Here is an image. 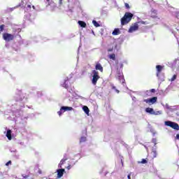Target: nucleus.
I'll use <instances>...</instances> for the list:
<instances>
[{
	"label": "nucleus",
	"mask_w": 179,
	"mask_h": 179,
	"mask_svg": "<svg viewBox=\"0 0 179 179\" xmlns=\"http://www.w3.org/2000/svg\"><path fill=\"white\" fill-rule=\"evenodd\" d=\"M141 21H142V20L141 18L137 17V22L136 23H137V24H141Z\"/></svg>",
	"instance_id": "ea45409f"
},
{
	"label": "nucleus",
	"mask_w": 179,
	"mask_h": 179,
	"mask_svg": "<svg viewBox=\"0 0 179 179\" xmlns=\"http://www.w3.org/2000/svg\"><path fill=\"white\" fill-rule=\"evenodd\" d=\"M3 38L6 41H10L13 40V38H15V36H13V34H4L3 35Z\"/></svg>",
	"instance_id": "9b49d317"
},
{
	"label": "nucleus",
	"mask_w": 179,
	"mask_h": 179,
	"mask_svg": "<svg viewBox=\"0 0 179 179\" xmlns=\"http://www.w3.org/2000/svg\"><path fill=\"white\" fill-rule=\"evenodd\" d=\"M32 8H33V9H34V8H35L34 6H33Z\"/></svg>",
	"instance_id": "680f3d73"
},
{
	"label": "nucleus",
	"mask_w": 179,
	"mask_h": 179,
	"mask_svg": "<svg viewBox=\"0 0 179 179\" xmlns=\"http://www.w3.org/2000/svg\"><path fill=\"white\" fill-rule=\"evenodd\" d=\"M30 20H31V22L32 19H31V18H30Z\"/></svg>",
	"instance_id": "69168bd1"
},
{
	"label": "nucleus",
	"mask_w": 179,
	"mask_h": 179,
	"mask_svg": "<svg viewBox=\"0 0 179 179\" xmlns=\"http://www.w3.org/2000/svg\"><path fill=\"white\" fill-rule=\"evenodd\" d=\"M92 85H96L97 83V81L99 80V79H100V76H99V71L94 70L92 71Z\"/></svg>",
	"instance_id": "0eeeda50"
},
{
	"label": "nucleus",
	"mask_w": 179,
	"mask_h": 179,
	"mask_svg": "<svg viewBox=\"0 0 179 179\" xmlns=\"http://www.w3.org/2000/svg\"><path fill=\"white\" fill-rule=\"evenodd\" d=\"M143 102L146 103L149 106H152V104H155V103L157 102V96H153L150 99H143Z\"/></svg>",
	"instance_id": "6e6552de"
},
{
	"label": "nucleus",
	"mask_w": 179,
	"mask_h": 179,
	"mask_svg": "<svg viewBox=\"0 0 179 179\" xmlns=\"http://www.w3.org/2000/svg\"><path fill=\"white\" fill-rule=\"evenodd\" d=\"M134 17V14L131 13H126L123 17L121 19V25L124 26L125 24H128L129 22L132 20V17Z\"/></svg>",
	"instance_id": "20e7f679"
},
{
	"label": "nucleus",
	"mask_w": 179,
	"mask_h": 179,
	"mask_svg": "<svg viewBox=\"0 0 179 179\" xmlns=\"http://www.w3.org/2000/svg\"><path fill=\"white\" fill-rule=\"evenodd\" d=\"M162 110H157V111L154 110L153 115H162Z\"/></svg>",
	"instance_id": "a878e982"
},
{
	"label": "nucleus",
	"mask_w": 179,
	"mask_h": 179,
	"mask_svg": "<svg viewBox=\"0 0 179 179\" xmlns=\"http://www.w3.org/2000/svg\"><path fill=\"white\" fill-rule=\"evenodd\" d=\"M124 6L127 9H129V4H128V3H126Z\"/></svg>",
	"instance_id": "79ce46f5"
},
{
	"label": "nucleus",
	"mask_w": 179,
	"mask_h": 179,
	"mask_svg": "<svg viewBox=\"0 0 179 179\" xmlns=\"http://www.w3.org/2000/svg\"><path fill=\"white\" fill-rule=\"evenodd\" d=\"M138 29H139V24H138V23H134L130 27L128 31L129 33H134V31H137Z\"/></svg>",
	"instance_id": "9d476101"
},
{
	"label": "nucleus",
	"mask_w": 179,
	"mask_h": 179,
	"mask_svg": "<svg viewBox=\"0 0 179 179\" xmlns=\"http://www.w3.org/2000/svg\"><path fill=\"white\" fill-rule=\"evenodd\" d=\"M15 101H17L18 107L24 108V104L27 103V94L18 91L14 96Z\"/></svg>",
	"instance_id": "f03ea898"
},
{
	"label": "nucleus",
	"mask_w": 179,
	"mask_h": 179,
	"mask_svg": "<svg viewBox=\"0 0 179 179\" xmlns=\"http://www.w3.org/2000/svg\"><path fill=\"white\" fill-rule=\"evenodd\" d=\"M9 164H12V161H8V162L6 164V166H9Z\"/></svg>",
	"instance_id": "c03bdc74"
},
{
	"label": "nucleus",
	"mask_w": 179,
	"mask_h": 179,
	"mask_svg": "<svg viewBox=\"0 0 179 179\" xmlns=\"http://www.w3.org/2000/svg\"><path fill=\"white\" fill-rule=\"evenodd\" d=\"M64 113L65 112L62 110V108H60V110L57 112V114L59 117H61Z\"/></svg>",
	"instance_id": "c85d7f7f"
},
{
	"label": "nucleus",
	"mask_w": 179,
	"mask_h": 179,
	"mask_svg": "<svg viewBox=\"0 0 179 179\" xmlns=\"http://www.w3.org/2000/svg\"><path fill=\"white\" fill-rule=\"evenodd\" d=\"M141 24H149V23L146 21L141 20L140 22Z\"/></svg>",
	"instance_id": "58836bf2"
},
{
	"label": "nucleus",
	"mask_w": 179,
	"mask_h": 179,
	"mask_svg": "<svg viewBox=\"0 0 179 179\" xmlns=\"http://www.w3.org/2000/svg\"><path fill=\"white\" fill-rule=\"evenodd\" d=\"M115 64V68L117 69L115 78L116 79H118L123 84V85H124V83H125V79L124 78V75H122L121 69L118 70L119 66L120 69H122L124 67V64H122V62H120L118 64V61H116Z\"/></svg>",
	"instance_id": "7ed1b4c3"
},
{
	"label": "nucleus",
	"mask_w": 179,
	"mask_h": 179,
	"mask_svg": "<svg viewBox=\"0 0 179 179\" xmlns=\"http://www.w3.org/2000/svg\"><path fill=\"white\" fill-rule=\"evenodd\" d=\"M66 160H68V155H66V154H64L63 159L60 161L58 165L59 169H62V166L63 164H65V162H66Z\"/></svg>",
	"instance_id": "4468645a"
},
{
	"label": "nucleus",
	"mask_w": 179,
	"mask_h": 179,
	"mask_svg": "<svg viewBox=\"0 0 179 179\" xmlns=\"http://www.w3.org/2000/svg\"><path fill=\"white\" fill-rule=\"evenodd\" d=\"M110 87L113 90H115L116 93H120V90H117V87L114 85V84H110Z\"/></svg>",
	"instance_id": "393cba45"
},
{
	"label": "nucleus",
	"mask_w": 179,
	"mask_h": 179,
	"mask_svg": "<svg viewBox=\"0 0 179 179\" xmlns=\"http://www.w3.org/2000/svg\"><path fill=\"white\" fill-rule=\"evenodd\" d=\"M78 23L79 26H80V27L85 28V27H86V26H87L86 22H85L84 21H80V20H79V21L78 22Z\"/></svg>",
	"instance_id": "5701e85b"
},
{
	"label": "nucleus",
	"mask_w": 179,
	"mask_h": 179,
	"mask_svg": "<svg viewBox=\"0 0 179 179\" xmlns=\"http://www.w3.org/2000/svg\"><path fill=\"white\" fill-rule=\"evenodd\" d=\"M3 29H5V25L4 24L0 25V31H3Z\"/></svg>",
	"instance_id": "4c0bfd02"
},
{
	"label": "nucleus",
	"mask_w": 179,
	"mask_h": 179,
	"mask_svg": "<svg viewBox=\"0 0 179 179\" xmlns=\"http://www.w3.org/2000/svg\"><path fill=\"white\" fill-rule=\"evenodd\" d=\"M95 69H96V71H100V72H103V66L100 63L96 64Z\"/></svg>",
	"instance_id": "6ab92c4d"
},
{
	"label": "nucleus",
	"mask_w": 179,
	"mask_h": 179,
	"mask_svg": "<svg viewBox=\"0 0 179 179\" xmlns=\"http://www.w3.org/2000/svg\"><path fill=\"white\" fill-rule=\"evenodd\" d=\"M86 141H87L86 137L83 136V137H81L80 139V143H83V142H86Z\"/></svg>",
	"instance_id": "473e14b6"
},
{
	"label": "nucleus",
	"mask_w": 179,
	"mask_h": 179,
	"mask_svg": "<svg viewBox=\"0 0 179 179\" xmlns=\"http://www.w3.org/2000/svg\"><path fill=\"white\" fill-rule=\"evenodd\" d=\"M151 12H152V13L156 14V12H157V11L156 10L152 9Z\"/></svg>",
	"instance_id": "49530a36"
},
{
	"label": "nucleus",
	"mask_w": 179,
	"mask_h": 179,
	"mask_svg": "<svg viewBox=\"0 0 179 179\" xmlns=\"http://www.w3.org/2000/svg\"><path fill=\"white\" fill-rule=\"evenodd\" d=\"M29 2H27V3L23 4V3H21L22 6H24L25 8V12H30L31 9V5L28 4Z\"/></svg>",
	"instance_id": "2eb2a0df"
},
{
	"label": "nucleus",
	"mask_w": 179,
	"mask_h": 179,
	"mask_svg": "<svg viewBox=\"0 0 179 179\" xmlns=\"http://www.w3.org/2000/svg\"><path fill=\"white\" fill-rule=\"evenodd\" d=\"M92 24H94V26L95 27H100V25H99V22H97V21H96V20H93Z\"/></svg>",
	"instance_id": "bb28decb"
},
{
	"label": "nucleus",
	"mask_w": 179,
	"mask_h": 179,
	"mask_svg": "<svg viewBox=\"0 0 179 179\" xmlns=\"http://www.w3.org/2000/svg\"><path fill=\"white\" fill-rule=\"evenodd\" d=\"M150 92H151V93H156V90H155V89H151V90H150Z\"/></svg>",
	"instance_id": "a18cd8bd"
},
{
	"label": "nucleus",
	"mask_w": 179,
	"mask_h": 179,
	"mask_svg": "<svg viewBox=\"0 0 179 179\" xmlns=\"http://www.w3.org/2000/svg\"><path fill=\"white\" fill-rule=\"evenodd\" d=\"M164 124L166 127H170L171 128H173V129H176V131H179L178 124H177L174 122L165 121Z\"/></svg>",
	"instance_id": "423d86ee"
},
{
	"label": "nucleus",
	"mask_w": 179,
	"mask_h": 179,
	"mask_svg": "<svg viewBox=\"0 0 179 179\" xmlns=\"http://www.w3.org/2000/svg\"><path fill=\"white\" fill-rule=\"evenodd\" d=\"M155 134H156V133L153 132V136H155Z\"/></svg>",
	"instance_id": "0e129e2a"
},
{
	"label": "nucleus",
	"mask_w": 179,
	"mask_h": 179,
	"mask_svg": "<svg viewBox=\"0 0 179 179\" xmlns=\"http://www.w3.org/2000/svg\"><path fill=\"white\" fill-rule=\"evenodd\" d=\"M19 143H20V145H21L22 146H24V142H20Z\"/></svg>",
	"instance_id": "de8ad7c7"
},
{
	"label": "nucleus",
	"mask_w": 179,
	"mask_h": 179,
	"mask_svg": "<svg viewBox=\"0 0 179 179\" xmlns=\"http://www.w3.org/2000/svg\"><path fill=\"white\" fill-rule=\"evenodd\" d=\"M176 139H178V141H179V134L176 135Z\"/></svg>",
	"instance_id": "8fccbe9b"
},
{
	"label": "nucleus",
	"mask_w": 179,
	"mask_h": 179,
	"mask_svg": "<svg viewBox=\"0 0 179 179\" xmlns=\"http://www.w3.org/2000/svg\"><path fill=\"white\" fill-rule=\"evenodd\" d=\"M61 86H62V87H64V89H68V87H69V78L66 77L64 80V82L61 83Z\"/></svg>",
	"instance_id": "ddd939ff"
},
{
	"label": "nucleus",
	"mask_w": 179,
	"mask_h": 179,
	"mask_svg": "<svg viewBox=\"0 0 179 179\" xmlns=\"http://www.w3.org/2000/svg\"><path fill=\"white\" fill-rule=\"evenodd\" d=\"M157 149V147H152V152L153 153L154 158L157 157V152L156 151Z\"/></svg>",
	"instance_id": "412c9836"
},
{
	"label": "nucleus",
	"mask_w": 179,
	"mask_h": 179,
	"mask_svg": "<svg viewBox=\"0 0 179 179\" xmlns=\"http://www.w3.org/2000/svg\"><path fill=\"white\" fill-rule=\"evenodd\" d=\"M177 79V75H173V77L171 79V82H174V80Z\"/></svg>",
	"instance_id": "f704fd0d"
},
{
	"label": "nucleus",
	"mask_w": 179,
	"mask_h": 179,
	"mask_svg": "<svg viewBox=\"0 0 179 179\" xmlns=\"http://www.w3.org/2000/svg\"><path fill=\"white\" fill-rule=\"evenodd\" d=\"M145 113L153 115V114H155V110L152 108H145Z\"/></svg>",
	"instance_id": "f3484780"
},
{
	"label": "nucleus",
	"mask_w": 179,
	"mask_h": 179,
	"mask_svg": "<svg viewBox=\"0 0 179 179\" xmlns=\"http://www.w3.org/2000/svg\"><path fill=\"white\" fill-rule=\"evenodd\" d=\"M22 176L23 178H29V175H24V174H23V175H22Z\"/></svg>",
	"instance_id": "37998d69"
},
{
	"label": "nucleus",
	"mask_w": 179,
	"mask_h": 179,
	"mask_svg": "<svg viewBox=\"0 0 179 179\" xmlns=\"http://www.w3.org/2000/svg\"><path fill=\"white\" fill-rule=\"evenodd\" d=\"M164 108H166L167 110H170V111L173 110V108H171V106H169V104L166 103L164 106Z\"/></svg>",
	"instance_id": "cd10ccee"
},
{
	"label": "nucleus",
	"mask_w": 179,
	"mask_h": 179,
	"mask_svg": "<svg viewBox=\"0 0 179 179\" xmlns=\"http://www.w3.org/2000/svg\"><path fill=\"white\" fill-rule=\"evenodd\" d=\"M110 59H113V61H115V54H111L109 55Z\"/></svg>",
	"instance_id": "7c9ffc66"
},
{
	"label": "nucleus",
	"mask_w": 179,
	"mask_h": 179,
	"mask_svg": "<svg viewBox=\"0 0 179 179\" xmlns=\"http://www.w3.org/2000/svg\"><path fill=\"white\" fill-rule=\"evenodd\" d=\"M27 2H29V0H22V3L23 4V5H24V3H27Z\"/></svg>",
	"instance_id": "a19ab883"
},
{
	"label": "nucleus",
	"mask_w": 179,
	"mask_h": 179,
	"mask_svg": "<svg viewBox=\"0 0 179 179\" xmlns=\"http://www.w3.org/2000/svg\"><path fill=\"white\" fill-rule=\"evenodd\" d=\"M61 108L64 111H72L73 110V108L69 107V106H62Z\"/></svg>",
	"instance_id": "aec40b11"
},
{
	"label": "nucleus",
	"mask_w": 179,
	"mask_h": 179,
	"mask_svg": "<svg viewBox=\"0 0 179 179\" xmlns=\"http://www.w3.org/2000/svg\"><path fill=\"white\" fill-rule=\"evenodd\" d=\"M4 114H6V112H4Z\"/></svg>",
	"instance_id": "338daca9"
},
{
	"label": "nucleus",
	"mask_w": 179,
	"mask_h": 179,
	"mask_svg": "<svg viewBox=\"0 0 179 179\" xmlns=\"http://www.w3.org/2000/svg\"><path fill=\"white\" fill-rule=\"evenodd\" d=\"M113 36H118V34H121V31L120 29L115 28L113 31L112 32Z\"/></svg>",
	"instance_id": "a211bd4d"
},
{
	"label": "nucleus",
	"mask_w": 179,
	"mask_h": 179,
	"mask_svg": "<svg viewBox=\"0 0 179 179\" xmlns=\"http://www.w3.org/2000/svg\"><path fill=\"white\" fill-rule=\"evenodd\" d=\"M157 77L161 82H164V74L162 73V71H163V66L157 65Z\"/></svg>",
	"instance_id": "39448f33"
},
{
	"label": "nucleus",
	"mask_w": 179,
	"mask_h": 179,
	"mask_svg": "<svg viewBox=\"0 0 179 179\" xmlns=\"http://www.w3.org/2000/svg\"><path fill=\"white\" fill-rule=\"evenodd\" d=\"M15 9H16V7L9 8L7 9V12H13V10H15Z\"/></svg>",
	"instance_id": "72a5a7b5"
},
{
	"label": "nucleus",
	"mask_w": 179,
	"mask_h": 179,
	"mask_svg": "<svg viewBox=\"0 0 179 179\" xmlns=\"http://www.w3.org/2000/svg\"><path fill=\"white\" fill-rule=\"evenodd\" d=\"M11 152H16V150H13V151L11 150Z\"/></svg>",
	"instance_id": "e2e57ef3"
},
{
	"label": "nucleus",
	"mask_w": 179,
	"mask_h": 179,
	"mask_svg": "<svg viewBox=\"0 0 179 179\" xmlns=\"http://www.w3.org/2000/svg\"><path fill=\"white\" fill-rule=\"evenodd\" d=\"M47 2L48 3L47 6H50V10L51 12H55V10L57 9V4L54 3V1L50 0H46Z\"/></svg>",
	"instance_id": "1a4fd4ad"
},
{
	"label": "nucleus",
	"mask_w": 179,
	"mask_h": 179,
	"mask_svg": "<svg viewBox=\"0 0 179 179\" xmlns=\"http://www.w3.org/2000/svg\"><path fill=\"white\" fill-rule=\"evenodd\" d=\"M83 110L87 114V115H89V113H90V110H89V108L86 106H83Z\"/></svg>",
	"instance_id": "4be33fe9"
},
{
	"label": "nucleus",
	"mask_w": 179,
	"mask_h": 179,
	"mask_svg": "<svg viewBox=\"0 0 179 179\" xmlns=\"http://www.w3.org/2000/svg\"><path fill=\"white\" fill-rule=\"evenodd\" d=\"M170 92V87H168L167 88H166V90H164V93L165 94H167V93H169Z\"/></svg>",
	"instance_id": "c9c22d12"
},
{
	"label": "nucleus",
	"mask_w": 179,
	"mask_h": 179,
	"mask_svg": "<svg viewBox=\"0 0 179 179\" xmlns=\"http://www.w3.org/2000/svg\"><path fill=\"white\" fill-rule=\"evenodd\" d=\"M69 93H72V90H69Z\"/></svg>",
	"instance_id": "4d7b16f0"
},
{
	"label": "nucleus",
	"mask_w": 179,
	"mask_h": 179,
	"mask_svg": "<svg viewBox=\"0 0 179 179\" xmlns=\"http://www.w3.org/2000/svg\"><path fill=\"white\" fill-rule=\"evenodd\" d=\"M6 106L11 107L12 114L15 116L13 118L17 124H19L20 128H26V125H27V116L23 115V110L20 109L13 110V107H15L16 105L12 103V101H8Z\"/></svg>",
	"instance_id": "f257e3e1"
},
{
	"label": "nucleus",
	"mask_w": 179,
	"mask_h": 179,
	"mask_svg": "<svg viewBox=\"0 0 179 179\" xmlns=\"http://www.w3.org/2000/svg\"><path fill=\"white\" fill-rule=\"evenodd\" d=\"M138 163H141L142 164H146V163H148V161H146V159H143L142 161Z\"/></svg>",
	"instance_id": "e433bc0d"
},
{
	"label": "nucleus",
	"mask_w": 179,
	"mask_h": 179,
	"mask_svg": "<svg viewBox=\"0 0 179 179\" xmlns=\"http://www.w3.org/2000/svg\"><path fill=\"white\" fill-rule=\"evenodd\" d=\"M59 3L60 5H62V0H59Z\"/></svg>",
	"instance_id": "3c124183"
},
{
	"label": "nucleus",
	"mask_w": 179,
	"mask_h": 179,
	"mask_svg": "<svg viewBox=\"0 0 179 179\" xmlns=\"http://www.w3.org/2000/svg\"><path fill=\"white\" fill-rule=\"evenodd\" d=\"M75 164H76V162H69L68 164V166L66 167L67 170H71V169H72V167H73V166H75Z\"/></svg>",
	"instance_id": "b1692460"
},
{
	"label": "nucleus",
	"mask_w": 179,
	"mask_h": 179,
	"mask_svg": "<svg viewBox=\"0 0 179 179\" xmlns=\"http://www.w3.org/2000/svg\"><path fill=\"white\" fill-rule=\"evenodd\" d=\"M127 178H128V179H131V173H129V174L127 176Z\"/></svg>",
	"instance_id": "09e8293b"
},
{
	"label": "nucleus",
	"mask_w": 179,
	"mask_h": 179,
	"mask_svg": "<svg viewBox=\"0 0 179 179\" xmlns=\"http://www.w3.org/2000/svg\"><path fill=\"white\" fill-rule=\"evenodd\" d=\"M173 16H176L177 19H179V12L178 11H175L173 13Z\"/></svg>",
	"instance_id": "2f4dec72"
},
{
	"label": "nucleus",
	"mask_w": 179,
	"mask_h": 179,
	"mask_svg": "<svg viewBox=\"0 0 179 179\" xmlns=\"http://www.w3.org/2000/svg\"><path fill=\"white\" fill-rule=\"evenodd\" d=\"M38 174H41V170H39V171H38Z\"/></svg>",
	"instance_id": "5fc2aeb1"
},
{
	"label": "nucleus",
	"mask_w": 179,
	"mask_h": 179,
	"mask_svg": "<svg viewBox=\"0 0 179 179\" xmlns=\"http://www.w3.org/2000/svg\"><path fill=\"white\" fill-rule=\"evenodd\" d=\"M21 30H22V29H17V33L20 32Z\"/></svg>",
	"instance_id": "864d4df0"
},
{
	"label": "nucleus",
	"mask_w": 179,
	"mask_h": 179,
	"mask_svg": "<svg viewBox=\"0 0 179 179\" xmlns=\"http://www.w3.org/2000/svg\"><path fill=\"white\" fill-rule=\"evenodd\" d=\"M132 100H134V101L136 100V97L133 96V97H132Z\"/></svg>",
	"instance_id": "603ef678"
},
{
	"label": "nucleus",
	"mask_w": 179,
	"mask_h": 179,
	"mask_svg": "<svg viewBox=\"0 0 179 179\" xmlns=\"http://www.w3.org/2000/svg\"><path fill=\"white\" fill-rule=\"evenodd\" d=\"M79 50H80V46H79V48H78V51H79Z\"/></svg>",
	"instance_id": "bf43d9fd"
},
{
	"label": "nucleus",
	"mask_w": 179,
	"mask_h": 179,
	"mask_svg": "<svg viewBox=\"0 0 179 179\" xmlns=\"http://www.w3.org/2000/svg\"><path fill=\"white\" fill-rule=\"evenodd\" d=\"M92 34H94V31H92Z\"/></svg>",
	"instance_id": "13d9d810"
},
{
	"label": "nucleus",
	"mask_w": 179,
	"mask_h": 179,
	"mask_svg": "<svg viewBox=\"0 0 179 179\" xmlns=\"http://www.w3.org/2000/svg\"><path fill=\"white\" fill-rule=\"evenodd\" d=\"M1 71H2L3 72H5V69H2Z\"/></svg>",
	"instance_id": "6e6d98bb"
},
{
	"label": "nucleus",
	"mask_w": 179,
	"mask_h": 179,
	"mask_svg": "<svg viewBox=\"0 0 179 179\" xmlns=\"http://www.w3.org/2000/svg\"><path fill=\"white\" fill-rule=\"evenodd\" d=\"M57 178H61L62 176H64V173H65V169H59L57 170Z\"/></svg>",
	"instance_id": "dca6fc26"
},
{
	"label": "nucleus",
	"mask_w": 179,
	"mask_h": 179,
	"mask_svg": "<svg viewBox=\"0 0 179 179\" xmlns=\"http://www.w3.org/2000/svg\"><path fill=\"white\" fill-rule=\"evenodd\" d=\"M28 108H31V106H28Z\"/></svg>",
	"instance_id": "052dcab7"
},
{
	"label": "nucleus",
	"mask_w": 179,
	"mask_h": 179,
	"mask_svg": "<svg viewBox=\"0 0 179 179\" xmlns=\"http://www.w3.org/2000/svg\"><path fill=\"white\" fill-rule=\"evenodd\" d=\"M152 143H154L153 148H156L157 147L156 145H157V139L152 138Z\"/></svg>",
	"instance_id": "c756f323"
},
{
	"label": "nucleus",
	"mask_w": 179,
	"mask_h": 179,
	"mask_svg": "<svg viewBox=\"0 0 179 179\" xmlns=\"http://www.w3.org/2000/svg\"><path fill=\"white\" fill-rule=\"evenodd\" d=\"M4 135H6L7 139L8 141H12V130L8 129L7 127L6 128V131L3 132Z\"/></svg>",
	"instance_id": "f8f14e48"
}]
</instances>
